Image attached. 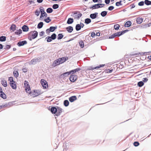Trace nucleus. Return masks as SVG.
<instances>
[{"mask_svg":"<svg viewBox=\"0 0 151 151\" xmlns=\"http://www.w3.org/2000/svg\"><path fill=\"white\" fill-rule=\"evenodd\" d=\"M38 35V32L36 31H31L28 34V39L31 41L36 38L37 37Z\"/></svg>","mask_w":151,"mask_h":151,"instance_id":"nucleus-1","label":"nucleus"},{"mask_svg":"<svg viewBox=\"0 0 151 151\" xmlns=\"http://www.w3.org/2000/svg\"><path fill=\"white\" fill-rule=\"evenodd\" d=\"M24 87L25 88V89L26 92L30 94H31V93L30 92V86L29 85V83L28 82L26 81H24Z\"/></svg>","mask_w":151,"mask_h":151,"instance_id":"nucleus-2","label":"nucleus"},{"mask_svg":"<svg viewBox=\"0 0 151 151\" xmlns=\"http://www.w3.org/2000/svg\"><path fill=\"white\" fill-rule=\"evenodd\" d=\"M82 15L79 11H75L73 12V17L75 19H79Z\"/></svg>","mask_w":151,"mask_h":151,"instance_id":"nucleus-3","label":"nucleus"},{"mask_svg":"<svg viewBox=\"0 0 151 151\" xmlns=\"http://www.w3.org/2000/svg\"><path fill=\"white\" fill-rule=\"evenodd\" d=\"M41 83L44 89L46 88L48 86V84L47 82L44 79H41Z\"/></svg>","mask_w":151,"mask_h":151,"instance_id":"nucleus-4","label":"nucleus"},{"mask_svg":"<svg viewBox=\"0 0 151 151\" xmlns=\"http://www.w3.org/2000/svg\"><path fill=\"white\" fill-rule=\"evenodd\" d=\"M39 60L40 59L38 58L33 59L29 62V64L30 65L35 64L37 62H39L40 61Z\"/></svg>","mask_w":151,"mask_h":151,"instance_id":"nucleus-5","label":"nucleus"},{"mask_svg":"<svg viewBox=\"0 0 151 151\" xmlns=\"http://www.w3.org/2000/svg\"><path fill=\"white\" fill-rule=\"evenodd\" d=\"M57 112L55 114V116H59L62 112L63 109L57 106Z\"/></svg>","mask_w":151,"mask_h":151,"instance_id":"nucleus-6","label":"nucleus"},{"mask_svg":"<svg viewBox=\"0 0 151 151\" xmlns=\"http://www.w3.org/2000/svg\"><path fill=\"white\" fill-rule=\"evenodd\" d=\"M27 43V42L26 40H24L22 41H19L17 43V45L19 47L23 46L24 45L26 44Z\"/></svg>","mask_w":151,"mask_h":151,"instance_id":"nucleus-7","label":"nucleus"},{"mask_svg":"<svg viewBox=\"0 0 151 151\" xmlns=\"http://www.w3.org/2000/svg\"><path fill=\"white\" fill-rule=\"evenodd\" d=\"M77 79V76L76 75H72L70 76L69 79L71 82H74Z\"/></svg>","mask_w":151,"mask_h":151,"instance_id":"nucleus-8","label":"nucleus"},{"mask_svg":"<svg viewBox=\"0 0 151 151\" xmlns=\"http://www.w3.org/2000/svg\"><path fill=\"white\" fill-rule=\"evenodd\" d=\"M70 74V73L69 72H67L60 75V77L61 78H64L65 77L68 76Z\"/></svg>","mask_w":151,"mask_h":151,"instance_id":"nucleus-9","label":"nucleus"},{"mask_svg":"<svg viewBox=\"0 0 151 151\" xmlns=\"http://www.w3.org/2000/svg\"><path fill=\"white\" fill-rule=\"evenodd\" d=\"M60 64L61 63H60V61L59 60V59H58L54 61L52 64V66L54 67H55L57 65Z\"/></svg>","mask_w":151,"mask_h":151,"instance_id":"nucleus-10","label":"nucleus"},{"mask_svg":"<svg viewBox=\"0 0 151 151\" xmlns=\"http://www.w3.org/2000/svg\"><path fill=\"white\" fill-rule=\"evenodd\" d=\"M68 57H63L61 58H59V60L60 61V63L61 64H62L66 60H68Z\"/></svg>","mask_w":151,"mask_h":151,"instance_id":"nucleus-11","label":"nucleus"},{"mask_svg":"<svg viewBox=\"0 0 151 151\" xmlns=\"http://www.w3.org/2000/svg\"><path fill=\"white\" fill-rule=\"evenodd\" d=\"M49 110L52 114H56L57 112V107H51L50 109Z\"/></svg>","mask_w":151,"mask_h":151,"instance_id":"nucleus-12","label":"nucleus"},{"mask_svg":"<svg viewBox=\"0 0 151 151\" xmlns=\"http://www.w3.org/2000/svg\"><path fill=\"white\" fill-rule=\"evenodd\" d=\"M98 14V13L95 12L94 13L91 14H90V17L91 19H94L96 18Z\"/></svg>","mask_w":151,"mask_h":151,"instance_id":"nucleus-13","label":"nucleus"},{"mask_svg":"<svg viewBox=\"0 0 151 151\" xmlns=\"http://www.w3.org/2000/svg\"><path fill=\"white\" fill-rule=\"evenodd\" d=\"M22 29L23 32H27L29 29V27L28 26L24 25L22 27Z\"/></svg>","mask_w":151,"mask_h":151,"instance_id":"nucleus-14","label":"nucleus"},{"mask_svg":"<svg viewBox=\"0 0 151 151\" xmlns=\"http://www.w3.org/2000/svg\"><path fill=\"white\" fill-rule=\"evenodd\" d=\"M77 97L75 96H72L69 98L70 102H72L77 99Z\"/></svg>","mask_w":151,"mask_h":151,"instance_id":"nucleus-15","label":"nucleus"},{"mask_svg":"<svg viewBox=\"0 0 151 151\" xmlns=\"http://www.w3.org/2000/svg\"><path fill=\"white\" fill-rule=\"evenodd\" d=\"M9 84L12 89H16L17 85L15 81L14 82L9 83Z\"/></svg>","mask_w":151,"mask_h":151,"instance_id":"nucleus-16","label":"nucleus"},{"mask_svg":"<svg viewBox=\"0 0 151 151\" xmlns=\"http://www.w3.org/2000/svg\"><path fill=\"white\" fill-rule=\"evenodd\" d=\"M99 8H100V6H99V4H94L90 8V9H98Z\"/></svg>","mask_w":151,"mask_h":151,"instance_id":"nucleus-17","label":"nucleus"},{"mask_svg":"<svg viewBox=\"0 0 151 151\" xmlns=\"http://www.w3.org/2000/svg\"><path fill=\"white\" fill-rule=\"evenodd\" d=\"M67 31L69 33L71 32L73 30V28L72 27L69 26L66 28Z\"/></svg>","mask_w":151,"mask_h":151,"instance_id":"nucleus-18","label":"nucleus"},{"mask_svg":"<svg viewBox=\"0 0 151 151\" xmlns=\"http://www.w3.org/2000/svg\"><path fill=\"white\" fill-rule=\"evenodd\" d=\"M143 20L142 18L138 17L136 19L137 22L139 24H141Z\"/></svg>","mask_w":151,"mask_h":151,"instance_id":"nucleus-19","label":"nucleus"},{"mask_svg":"<svg viewBox=\"0 0 151 151\" xmlns=\"http://www.w3.org/2000/svg\"><path fill=\"white\" fill-rule=\"evenodd\" d=\"M73 22V18H69L68 19L67 23L68 24H72Z\"/></svg>","mask_w":151,"mask_h":151,"instance_id":"nucleus-20","label":"nucleus"},{"mask_svg":"<svg viewBox=\"0 0 151 151\" xmlns=\"http://www.w3.org/2000/svg\"><path fill=\"white\" fill-rule=\"evenodd\" d=\"M131 24L132 22L131 21H128L125 23L124 24V26L127 27H129L131 25Z\"/></svg>","mask_w":151,"mask_h":151,"instance_id":"nucleus-21","label":"nucleus"},{"mask_svg":"<svg viewBox=\"0 0 151 151\" xmlns=\"http://www.w3.org/2000/svg\"><path fill=\"white\" fill-rule=\"evenodd\" d=\"M34 96H33L34 97L37 96H38V95H40V93H39V90H35L34 91Z\"/></svg>","mask_w":151,"mask_h":151,"instance_id":"nucleus-22","label":"nucleus"},{"mask_svg":"<svg viewBox=\"0 0 151 151\" xmlns=\"http://www.w3.org/2000/svg\"><path fill=\"white\" fill-rule=\"evenodd\" d=\"M12 105L11 102H9L6 104H3L4 107H9Z\"/></svg>","mask_w":151,"mask_h":151,"instance_id":"nucleus-23","label":"nucleus"},{"mask_svg":"<svg viewBox=\"0 0 151 151\" xmlns=\"http://www.w3.org/2000/svg\"><path fill=\"white\" fill-rule=\"evenodd\" d=\"M22 33V30L21 29L19 30H17L16 32H14L15 34L19 35Z\"/></svg>","mask_w":151,"mask_h":151,"instance_id":"nucleus-24","label":"nucleus"},{"mask_svg":"<svg viewBox=\"0 0 151 151\" xmlns=\"http://www.w3.org/2000/svg\"><path fill=\"white\" fill-rule=\"evenodd\" d=\"M0 96L4 99H5L6 98V95L4 92L0 93Z\"/></svg>","mask_w":151,"mask_h":151,"instance_id":"nucleus-25","label":"nucleus"},{"mask_svg":"<svg viewBox=\"0 0 151 151\" xmlns=\"http://www.w3.org/2000/svg\"><path fill=\"white\" fill-rule=\"evenodd\" d=\"M91 22V20L89 18H87L85 19L84 23L86 24H89Z\"/></svg>","mask_w":151,"mask_h":151,"instance_id":"nucleus-26","label":"nucleus"},{"mask_svg":"<svg viewBox=\"0 0 151 151\" xmlns=\"http://www.w3.org/2000/svg\"><path fill=\"white\" fill-rule=\"evenodd\" d=\"M43 25V22H40L37 25V28L38 29H41Z\"/></svg>","mask_w":151,"mask_h":151,"instance_id":"nucleus-27","label":"nucleus"},{"mask_svg":"<svg viewBox=\"0 0 151 151\" xmlns=\"http://www.w3.org/2000/svg\"><path fill=\"white\" fill-rule=\"evenodd\" d=\"M16 26L14 24H12L11 26L10 29L12 30L13 32H14L16 30Z\"/></svg>","mask_w":151,"mask_h":151,"instance_id":"nucleus-28","label":"nucleus"},{"mask_svg":"<svg viewBox=\"0 0 151 151\" xmlns=\"http://www.w3.org/2000/svg\"><path fill=\"white\" fill-rule=\"evenodd\" d=\"M107 12L106 11H103L100 14L102 17H105L107 14Z\"/></svg>","mask_w":151,"mask_h":151,"instance_id":"nucleus-29","label":"nucleus"},{"mask_svg":"<svg viewBox=\"0 0 151 151\" xmlns=\"http://www.w3.org/2000/svg\"><path fill=\"white\" fill-rule=\"evenodd\" d=\"M1 84H2V85L4 86V87H6L7 86L6 81V80H2V81Z\"/></svg>","mask_w":151,"mask_h":151,"instance_id":"nucleus-30","label":"nucleus"},{"mask_svg":"<svg viewBox=\"0 0 151 151\" xmlns=\"http://www.w3.org/2000/svg\"><path fill=\"white\" fill-rule=\"evenodd\" d=\"M75 28L76 30L77 31L80 30L81 29L80 24H77Z\"/></svg>","mask_w":151,"mask_h":151,"instance_id":"nucleus-31","label":"nucleus"},{"mask_svg":"<svg viewBox=\"0 0 151 151\" xmlns=\"http://www.w3.org/2000/svg\"><path fill=\"white\" fill-rule=\"evenodd\" d=\"M57 28V26H56V27L51 26V27H50L49 28L51 32H54L55 30Z\"/></svg>","mask_w":151,"mask_h":151,"instance_id":"nucleus-32","label":"nucleus"},{"mask_svg":"<svg viewBox=\"0 0 151 151\" xmlns=\"http://www.w3.org/2000/svg\"><path fill=\"white\" fill-rule=\"evenodd\" d=\"M69 102L68 100H65L63 102V104L66 107L68 106L69 104Z\"/></svg>","mask_w":151,"mask_h":151,"instance_id":"nucleus-33","label":"nucleus"},{"mask_svg":"<svg viewBox=\"0 0 151 151\" xmlns=\"http://www.w3.org/2000/svg\"><path fill=\"white\" fill-rule=\"evenodd\" d=\"M145 4L147 5H151V1L149 0H145Z\"/></svg>","mask_w":151,"mask_h":151,"instance_id":"nucleus-34","label":"nucleus"},{"mask_svg":"<svg viewBox=\"0 0 151 151\" xmlns=\"http://www.w3.org/2000/svg\"><path fill=\"white\" fill-rule=\"evenodd\" d=\"M63 35L61 33L59 34L57 36V39L58 40L61 39L63 37Z\"/></svg>","mask_w":151,"mask_h":151,"instance_id":"nucleus-35","label":"nucleus"},{"mask_svg":"<svg viewBox=\"0 0 151 151\" xmlns=\"http://www.w3.org/2000/svg\"><path fill=\"white\" fill-rule=\"evenodd\" d=\"M6 40V37L4 36H1L0 37V41L4 42Z\"/></svg>","mask_w":151,"mask_h":151,"instance_id":"nucleus-36","label":"nucleus"},{"mask_svg":"<svg viewBox=\"0 0 151 151\" xmlns=\"http://www.w3.org/2000/svg\"><path fill=\"white\" fill-rule=\"evenodd\" d=\"M14 76L16 78H17L19 76V73L17 71L14 70L13 72Z\"/></svg>","mask_w":151,"mask_h":151,"instance_id":"nucleus-37","label":"nucleus"},{"mask_svg":"<svg viewBox=\"0 0 151 151\" xmlns=\"http://www.w3.org/2000/svg\"><path fill=\"white\" fill-rule=\"evenodd\" d=\"M53 12V9L51 8H48L46 10V12L48 13H50Z\"/></svg>","mask_w":151,"mask_h":151,"instance_id":"nucleus-38","label":"nucleus"},{"mask_svg":"<svg viewBox=\"0 0 151 151\" xmlns=\"http://www.w3.org/2000/svg\"><path fill=\"white\" fill-rule=\"evenodd\" d=\"M51 37L50 36H48L46 37L45 39H47V42H50L52 40L51 39Z\"/></svg>","mask_w":151,"mask_h":151,"instance_id":"nucleus-39","label":"nucleus"},{"mask_svg":"<svg viewBox=\"0 0 151 151\" xmlns=\"http://www.w3.org/2000/svg\"><path fill=\"white\" fill-rule=\"evenodd\" d=\"M79 45L81 48H83L84 47V44L83 41L82 40L80 41L79 42Z\"/></svg>","mask_w":151,"mask_h":151,"instance_id":"nucleus-40","label":"nucleus"},{"mask_svg":"<svg viewBox=\"0 0 151 151\" xmlns=\"http://www.w3.org/2000/svg\"><path fill=\"white\" fill-rule=\"evenodd\" d=\"M144 84V83L142 81H140L138 83L137 85L139 87H141Z\"/></svg>","mask_w":151,"mask_h":151,"instance_id":"nucleus-41","label":"nucleus"},{"mask_svg":"<svg viewBox=\"0 0 151 151\" xmlns=\"http://www.w3.org/2000/svg\"><path fill=\"white\" fill-rule=\"evenodd\" d=\"M50 37H51V39H52V40H54L56 38V35L55 33H53L52 35H51Z\"/></svg>","mask_w":151,"mask_h":151,"instance_id":"nucleus-42","label":"nucleus"},{"mask_svg":"<svg viewBox=\"0 0 151 151\" xmlns=\"http://www.w3.org/2000/svg\"><path fill=\"white\" fill-rule=\"evenodd\" d=\"M44 21L47 23H49L51 21L49 17H47L46 19H44Z\"/></svg>","mask_w":151,"mask_h":151,"instance_id":"nucleus-43","label":"nucleus"},{"mask_svg":"<svg viewBox=\"0 0 151 151\" xmlns=\"http://www.w3.org/2000/svg\"><path fill=\"white\" fill-rule=\"evenodd\" d=\"M120 27V26L119 24H115L114 26V28L115 29L117 30Z\"/></svg>","mask_w":151,"mask_h":151,"instance_id":"nucleus-44","label":"nucleus"},{"mask_svg":"<svg viewBox=\"0 0 151 151\" xmlns=\"http://www.w3.org/2000/svg\"><path fill=\"white\" fill-rule=\"evenodd\" d=\"M149 27L150 25L147 24H145L144 25L142 24V25L141 26V28H146Z\"/></svg>","mask_w":151,"mask_h":151,"instance_id":"nucleus-45","label":"nucleus"},{"mask_svg":"<svg viewBox=\"0 0 151 151\" xmlns=\"http://www.w3.org/2000/svg\"><path fill=\"white\" fill-rule=\"evenodd\" d=\"M146 53V52H138L137 53H135V54H134L133 55H145V54Z\"/></svg>","mask_w":151,"mask_h":151,"instance_id":"nucleus-46","label":"nucleus"},{"mask_svg":"<svg viewBox=\"0 0 151 151\" xmlns=\"http://www.w3.org/2000/svg\"><path fill=\"white\" fill-rule=\"evenodd\" d=\"M40 10L41 14H44L45 13L44 11V9L42 7H40Z\"/></svg>","mask_w":151,"mask_h":151,"instance_id":"nucleus-47","label":"nucleus"},{"mask_svg":"<svg viewBox=\"0 0 151 151\" xmlns=\"http://www.w3.org/2000/svg\"><path fill=\"white\" fill-rule=\"evenodd\" d=\"M122 1L120 0L119 2H117L116 3V6H119V5H122Z\"/></svg>","mask_w":151,"mask_h":151,"instance_id":"nucleus-48","label":"nucleus"},{"mask_svg":"<svg viewBox=\"0 0 151 151\" xmlns=\"http://www.w3.org/2000/svg\"><path fill=\"white\" fill-rule=\"evenodd\" d=\"M59 7V5L58 4H54L52 6V8L54 9H56Z\"/></svg>","mask_w":151,"mask_h":151,"instance_id":"nucleus-49","label":"nucleus"},{"mask_svg":"<svg viewBox=\"0 0 151 151\" xmlns=\"http://www.w3.org/2000/svg\"><path fill=\"white\" fill-rule=\"evenodd\" d=\"M9 83L14 82V81L13 78V77H10L9 78Z\"/></svg>","mask_w":151,"mask_h":151,"instance_id":"nucleus-50","label":"nucleus"},{"mask_svg":"<svg viewBox=\"0 0 151 151\" xmlns=\"http://www.w3.org/2000/svg\"><path fill=\"white\" fill-rule=\"evenodd\" d=\"M104 65H104V64L98 66H96V67H94V68H93V69H96V68H99L101 67H103L104 66Z\"/></svg>","mask_w":151,"mask_h":151,"instance_id":"nucleus-51","label":"nucleus"},{"mask_svg":"<svg viewBox=\"0 0 151 151\" xmlns=\"http://www.w3.org/2000/svg\"><path fill=\"white\" fill-rule=\"evenodd\" d=\"M139 145V142H134L133 145L135 147H137L138 145Z\"/></svg>","mask_w":151,"mask_h":151,"instance_id":"nucleus-52","label":"nucleus"},{"mask_svg":"<svg viewBox=\"0 0 151 151\" xmlns=\"http://www.w3.org/2000/svg\"><path fill=\"white\" fill-rule=\"evenodd\" d=\"M116 33L113 34L110 36L109 37V39H112L114 38L115 37H116Z\"/></svg>","mask_w":151,"mask_h":151,"instance_id":"nucleus-53","label":"nucleus"},{"mask_svg":"<svg viewBox=\"0 0 151 151\" xmlns=\"http://www.w3.org/2000/svg\"><path fill=\"white\" fill-rule=\"evenodd\" d=\"M145 2L143 1H141L139 2L138 4V5L139 6H142L144 5Z\"/></svg>","mask_w":151,"mask_h":151,"instance_id":"nucleus-54","label":"nucleus"},{"mask_svg":"<svg viewBox=\"0 0 151 151\" xmlns=\"http://www.w3.org/2000/svg\"><path fill=\"white\" fill-rule=\"evenodd\" d=\"M116 36L117 37H119L121 35H122L121 32H117L116 33Z\"/></svg>","mask_w":151,"mask_h":151,"instance_id":"nucleus-55","label":"nucleus"},{"mask_svg":"<svg viewBox=\"0 0 151 151\" xmlns=\"http://www.w3.org/2000/svg\"><path fill=\"white\" fill-rule=\"evenodd\" d=\"M114 9V7L113 6H110L108 8V10L109 11H111Z\"/></svg>","mask_w":151,"mask_h":151,"instance_id":"nucleus-56","label":"nucleus"},{"mask_svg":"<svg viewBox=\"0 0 151 151\" xmlns=\"http://www.w3.org/2000/svg\"><path fill=\"white\" fill-rule=\"evenodd\" d=\"M35 14L37 15V16H38L40 14V12L37 10H36L35 12Z\"/></svg>","mask_w":151,"mask_h":151,"instance_id":"nucleus-57","label":"nucleus"},{"mask_svg":"<svg viewBox=\"0 0 151 151\" xmlns=\"http://www.w3.org/2000/svg\"><path fill=\"white\" fill-rule=\"evenodd\" d=\"M45 34V32L44 31H41L39 33V35L40 36H42L44 35Z\"/></svg>","mask_w":151,"mask_h":151,"instance_id":"nucleus-58","label":"nucleus"},{"mask_svg":"<svg viewBox=\"0 0 151 151\" xmlns=\"http://www.w3.org/2000/svg\"><path fill=\"white\" fill-rule=\"evenodd\" d=\"M95 35L96 34L94 32H93L91 33V36L92 37H94Z\"/></svg>","mask_w":151,"mask_h":151,"instance_id":"nucleus-59","label":"nucleus"},{"mask_svg":"<svg viewBox=\"0 0 151 151\" xmlns=\"http://www.w3.org/2000/svg\"><path fill=\"white\" fill-rule=\"evenodd\" d=\"M11 46L10 45H7L6 46V47L5 48H4V49H9L11 48Z\"/></svg>","mask_w":151,"mask_h":151,"instance_id":"nucleus-60","label":"nucleus"},{"mask_svg":"<svg viewBox=\"0 0 151 151\" xmlns=\"http://www.w3.org/2000/svg\"><path fill=\"white\" fill-rule=\"evenodd\" d=\"M51 31L50 29H47L46 30V33L48 34H49Z\"/></svg>","mask_w":151,"mask_h":151,"instance_id":"nucleus-61","label":"nucleus"},{"mask_svg":"<svg viewBox=\"0 0 151 151\" xmlns=\"http://www.w3.org/2000/svg\"><path fill=\"white\" fill-rule=\"evenodd\" d=\"M129 31V30H123V31H121V33L122 35L124 34V33H125L128 32Z\"/></svg>","mask_w":151,"mask_h":151,"instance_id":"nucleus-62","label":"nucleus"},{"mask_svg":"<svg viewBox=\"0 0 151 151\" xmlns=\"http://www.w3.org/2000/svg\"><path fill=\"white\" fill-rule=\"evenodd\" d=\"M81 70V69L80 68H77L76 69H75V72H76L80 71Z\"/></svg>","mask_w":151,"mask_h":151,"instance_id":"nucleus-63","label":"nucleus"},{"mask_svg":"<svg viewBox=\"0 0 151 151\" xmlns=\"http://www.w3.org/2000/svg\"><path fill=\"white\" fill-rule=\"evenodd\" d=\"M99 5L100 6V8H102L105 5L104 4H99Z\"/></svg>","mask_w":151,"mask_h":151,"instance_id":"nucleus-64","label":"nucleus"}]
</instances>
